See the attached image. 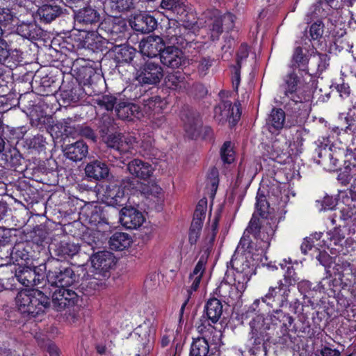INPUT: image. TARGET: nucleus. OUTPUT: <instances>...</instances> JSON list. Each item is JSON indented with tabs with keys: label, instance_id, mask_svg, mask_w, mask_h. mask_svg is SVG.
<instances>
[{
	"label": "nucleus",
	"instance_id": "obj_1",
	"mask_svg": "<svg viewBox=\"0 0 356 356\" xmlns=\"http://www.w3.org/2000/svg\"><path fill=\"white\" fill-rule=\"evenodd\" d=\"M51 302L47 295V289H25L19 291L16 297V304L19 311L29 318H35L43 314L49 308Z\"/></svg>",
	"mask_w": 356,
	"mask_h": 356
},
{
	"label": "nucleus",
	"instance_id": "obj_2",
	"mask_svg": "<svg viewBox=\"0 0 356 356\" xmlns=\"http://www.w3.org/2000/svg\"><path fill=\"white\" fill-rule=\"evenodd\" d=\"M47 280L54 286H70L76 280L75 273L69 262L51 257L44 264Z\"/></svg>",
	"mask_w": 356,
	"mask_h": 356
},
{
	"label": "nucleus",
	"instance_id": "obj_3",
	"mask_svg": "<svg viewBox=\"0 0 356 356\" xmlns=\"http://www.w3.org/2000/svg\"><path fill=\"white\" fill-rule=\"evenodd\" d=\"M298 280L293 267H288L283 279L280 280L275 286L269 287L268 292L261 300L270 305L271 302H277L280 307H283L288 302L291 287Z\"/></svg>",
	"mask_w": 356,
	"mask_h": 356
},
{
	"label": "nucleus",
	"instance_id": "obj_4",
	"mask_svg": "<svg viewBox=\"0 0 356 356\" xmlns=\"http://www.w3.org/2000/svg\"><path fill=\"white\" fill-rule=\"evenodd\" d=\"M234 18L231 13L222 15L218 10H214L207 16L203 29L211 40H218L224 29L230 30L234 27Z\"/></svg>",
	"mask_w": 356,
	"mask_h": 356
},
{
	"label": "nucleus",
	"instance_id": "obj_5",
	"mask_svg": "<svg viewBox=\"0 0 356 356\" xmlns=\"http://www.w3.org/2000/svg\"><path fill=\"white\" fill-rule=\"evenodd\" d=\"M67 287L54 286L47 289L49 300H51L54 308L58 312L67 309L70 310L77 307L81 300V297L74 291Z\"/></svg>",
	"mask_w": 356,
	"mask_h": 356
},
{
	"label": "nucleus",
	"instance_id": "obj_6",
	"mask_svg": "<svg viewBox=\"0 0 356 356\" xmlns=\"http://www.w3.org/2000/svg\"><path fill=\"white\" fill-rule=\"evenodd\" d=\"M114 254L109 251H99L91 257V264L94 269L93 276L96 280H102L108 278L110 270L116 264Z\"/></svg>",
	"mask_w": 356,
	"mask_h": 356
},
{
	"label": "nucleus",
	"instance_id": "obj_7",
	"mask_svg": "<svg viewBox=\"0 0 356 356\" xmlns=\"http://www.w3.org/2000/svg\"><path fill=\"white\" fill-rule=\"evenodd\" d=\"M129 26L125 19L119 17H110L105 18L99 25V31L107 34L109 40L123 41L127 38Z\"/></svg>",
	"mask_w": 356,
	"mask_h": 356
},
{
	"label": "nucleus",
	"instance_id": "obj_8",
	"mask_svg": "<svg viewBox=\"0 0 356 356\" xmlns=\"http://www.w3.org/2000/svg\"><path fill=\"white\" fill-rule=\"evenodd\" d=\"M74 24L83 29H99L101 15L97 9L87 5L78 10H73Z\"/></svg>",
	"mask_w": 356,
	"mask_h": 356
},
{
	"label": "nucleus",
	"instance_id": "obj_9",
	"mask_svg": "<svg viewBox=\"0 0 356 356\" xmlns=\"http://www.w3.org/2000/svg\"><path fill=\"white\" fill-rule=\"evenodd\" d=\"M259 300H256L248 311L243 314L245 318H252L249 322L250 331L249 334L264 335L270 334L268 331L270 330V323L268 318H264L263 315L254 314L256 308L258 307Z\"/></svg>",
	"mask_w": 356,
	"mask_h": 356
},
{
	"label": "nucleus",
	"instance_id": "obj_10",
	"mask_svg": "<svg viewBox=\"0 0 356 356\" xmlns=\"http://www.w3.org/2000/svg\"><path fill=\"white\" fill-rule=\"evenodd\" d=\"M240 103L232 106L229 101H222L214 108V118L219 122L229 121L230 124L234 125L239 120L241 112Z\"/></svg>",
	"mask_w": 356,
	"mask_h": 356
},
{
	"label": "nucleus",
	"instance_id": "obj_11",
	"mask_svg": "<svg viewBox=\"0 0 356 356\" xmlns=\"http://www.w3.org/2000/svg\"><path fill=\"white\" fill-rule=\"evenodd\" d=\"M60 89L61 99L67 106L78 103L84 93L83 87L73 78L67 82L63 80Z\"/></svg>",
	"mask_w": 356,
	"mask_h": 356
},
{
	"label": "nucleus",
	"instance_id": "obj_12",
	"mask_svg": "<svg viewBox=\"0 0 356 356\" xmlns=\"http://www.w3.org/2000/svg\"><path fill=\"white\" fill-rule=\"evenodd\" d=\"M135 188L134 181L129 179L124 182L123 187L118 185L109 186L106 195L108 205L118 208L126 204L127 198L124 195V189L131 190Z\"/></svg>",
	"mask_w": 356,
	"mask_h": 356
},
{
	"label": "nucleus",
	"instance_id": "obj_13",
	"mask_svg": "<svg viewBox=\"0 0 356 356\" xmlns=\"http://www.w3.org/2000/svg\"><path fill=\"white\" fill-rule=\"evenodd\" d=\"M143 213L132 207H125L120 210V221L128 229H136L145 222Z\"/></svg>",
	"mask_w": 356,
	"mask_h": 356
},
{
	"label": "nucleus",
	"instance_id": "obj_14",
	"mask_svg": "<svg viewBox=\"0 0 356 356\" xmlns=\"http://www.w3.org/2000/svg\"><path fill=\"white\" fill-rule=\"evenodd\" d=\"M261 224L259 218L254 213L246 229V232L254 234L256 237L263 241L267 248L270 245V241L275 231L270 223L267 222L262 227H261Z\"/></svg>",
	"mask_w": 356,
	"mask_h": 356
},
{
	"label": "nucleus",
	"instance_id": "obj_15",
	"mask_svg": "<svg viewBox=\"0 0 356 356\" xmlns=\"http://www.w3.org/2000/svg\"><path fill=\"white\" fill-rule=\"evenodd\" d=\"M161 62L172 68H178L185 64L186 60L181 50L174 46H168L159 50Z\"/></svg>",
	"mask_w": 356,
	"mask_h": 356
},
{
	"label": "nucleus",
	"instance_id": "obj_16",
	"mask_svg": "<svg viewBox=\"0 0 356 356\" xmlns=\"http://www.w3.org/2000/svg\"><path fill=\"white\" fill-rule=\"evenodd\" d=\"M31 246L26 243H19L13 247L10 252V260L21 268L33 264V256L30 252Z\"/></svg>",
	"mask_w": 356,
	"mask_h": 356
},
{
	"label": "nucleus",
	"instance_id": "obj_17",
	"mask_svg": "<svg viewBox=\"0 0 356 356\" xmlns=\"http://www.w3.org/2000/svg\"><path fill=\"white\" fill-rule=\"evenodd\" d=\"M310 106L309 97L305 95H298L290 97V100L286 104V108L296 117L305 118L309 113L311 110Z\"/></svg>",
	"mask_w": 356,
	"mask_h": 356
},
{
	"label": "nucleus",
	"instance_id": "obj_18",
	"mask_svg": "<svg viewBox=\"0 0 356 356\" xmlns=\"http://www.w3.org/2000/svg\"><path fill=\"white\" fill-rule=\"evenodd\" d=\"M40 22L49 24L63 14V8L55 2L42 3L37 10Z\"/></svg>",
	"mask_w": 356,
	"mask_h": 356
},
{
	"label": "nucleus",
	"instance_id": "obj_19",
	"mask_svg": "<svg viewBox=\"0 0 356 356\" xmlns=\"http://www.w3.org/2000/svg\"><path fill=\"white\" fill-rule=\"evenodd\" d=\"M131 28L142 33H149L156 29V19L149 14H140L129 22Z\"/></svg>",
	"mask_w": 356,
	"mask_h": 356
},
{
	"label": "nucleus",
	"instance_id": "obj_20",
	"mask_svg": "<svg viewBox=\"0 0 356 356\" xmlns=\"http://www.w3.org/2000/svg\"><path fill=\"white\" fill-rule=\"evenodd\" d=\"M116 115L119 119L132 121L141 116L140 107L134 103L120 102L115 106Z\"/></svg>",
	"mask_w": 356,
	"mask_h": 356
},
{
	"label": "nucleus",
	"instance_id": "obj_21",
	"mask_svg": "<svg viewBox=\"0 0 356 356\" xmlns=\"http://www.w3.org/2000/svg\"><path fill=\"white\" fill-rule=\"evenodd\" d=\"M300 84L298 75L294 72H291L283 78V83L280 88L284 95L290 98L301 95Z\"/></svg>",
	"mask_w": 356,
	"mask_h": 356
},
{
	"label": "nucleus",
	"instance_id": "obj_22",
	"mask_svg": "<svg viewBox=\"0 0 356 356\" xmlns=\"http://www.w3.org/2000/svg\"><path fill=\"white\" fill-rule=\"evenodd\" d=\"M127 169L133 176L144 180L149 178L154 170L149 163L136 159L129 163Z\"/></svg>",
	"mask_w": 356,
	"mask_h": 356
},
{
	"label": "nucleus",
	"instance_id": "obj_23",
	"mask_svg": "<svg viewBox=\"0 0 356 356\" xmlns=\"http://www.w3.org/2000/svg\"><path fill=\"white\" fill-rule=\"evenodd\" d=\"M113 52L114 54L113 60L118 67L121 64L131 63L137 51L130 45L120 44L113 47Z\"/></svg>",
	"mask_w": 356,
	"mask_h": 356
},
{
	"label": "nucleus",
	"instance_id": "obj_24",
	"mask_svg": "<svg viewBox=\"0 0 356 356\" xmlns=\"http://www.w3.org/2000/svg\"><path fill=\"white\" fill-rule=\"evenodd\" d=\"M135 79L142 87L145 84H156V62L146 60L143 67L137 71Z\"/></svg>",
	"mask_w": 356,
	"mask_h": 356
},
{
	"label": "nucleus",
	"instance_id": "obj_25",
	"mask_svg": "<svg viewBox=\"0 0 356 356\" xmlns=\"http://www.w3.org/2000/svg\"><path fill=\"white\" fill-rule=\"evenodd\" d=\"M250 338L248 341L247 347L249 352L255 356H259L261 354L266 355L267 348L266 343L269 341L270 339V334L258 335V334H249Z\"/></svg>",
	"mask_w": 356,
	"mask_h": 356
},
{
	"label": "nucleus",
	"instance_id": "obj_26",
	"mask_svg": "<svg viewBox=\"0 0 356 356\" xmlns=\"http://www.w3.org/2000/svg\"><path fill=\"white\" fill-rule=\"evenodd\" d=\"M53 250V253L56 258L59 259V260H67L72 258L75 254H76L79 250L80 246L69 242L60 241L54 245V248H51Z\"/></svg>",
	"mask_w": 356,
	"mask_h": 356
},
{
	"label": "nucleus",
	"instance_id": "obj_27",
	"mask_svg": "<svg viewBox=\"0 0 356 356\" xmlns=\"http://www.w3.org/2000/svg\"><path fill=\"white\" fill-rule=\"evenodd\" d=\"M64 153L67 159L73 161H81L88 155V147L83 140H77L66 145Z\"/></svg>",
	"mask_w": 356,
	"mask_h": 356
},
{
	"label": "nucleus",
	"instance_id": "obj_28",
	"mask_svg": "<svg viewBox=\"0 0 356 356\" xmlns=\"http://www.w3.org/2000/svg\"><path fill=\"white\" fill-rule=\"evenodd\" d=\"M36 268L33 264L15 268L18 282L26 287L33 286L35 284L36 277L39 276Z\"/></svg>",
	"mask_w": 356,
	"mask_h": 356
},
{
	"label": "nucleus",
	"instance_id": "obj_29",
	"mask_svg": "<svg viewBox=\"0 0 356 356\" xmlns=\"http://www.w3.org/2000/svg\"><path fill=\"white\" fill-rule=\"evenodd\" d=\"M85 172L89 178L102 180L108 176L109 169L104 162L95 160L87 164Z\"/></svg>",
	"mask_w": 356,
	"mask_h": 356
},
{
	"label": "nucleus",
	"instance_id": "obj_30",
	"mask_svg": "<svg viewBox=\"0 0 356 356\" xmlns=\"http://www.w3.org/2000/svg\"><path fill=\"white\" fill-rule=\"evenodd\" d=\"M309 60L308 56L303 53L302 47H297L293 50L290 67L293 70L298 69L299 71L305 72L310 76L311 74L308 67Z\"/></svg>",
	"mask_w": 356,
	"mask_h": 356
},
{
	"label": "nucleus",
	"instance_id": "obj_31",
	"mask_svg": "<svg viewBox=\"0 0 356 356\" xmlns=\"http://www.w3.org/2000/svg\"><path fill=\"white\" fill-rule=\"evenodd\" d=\"M204 271V262L203 260L200 259L193 273L189 276V280L192 283L190 288L187 290L188 297L181 306V310L184 309V307L186 305L192 293L197 291L198 289Z\"/></svg>",
	"mask_w": 356,
	"mask_h": 356
},
{
	"label": "nucleus",
	"instance_id": "obj_32",
	"mask_svg": "<svg viewBox=\"0 0 356 356\" xmlns=\"http://www.w3.org/2000/svg\"><path fill=\"white\" fill-rule=\"evenodd\" d=\"M46 138L41 134L34 135L32 138H26L22 141V146L29 154L45 153Z\"/></svg>",
	"mask_w": 356,
	"mask_h": 356
},
{
	"label": "nucleus",
	"instance_id": "obj_33",
	"mask_svg": "<svg viewBox=\"0 0 356 356\" xmlns=\"http://www.w3.org/2000/svg\"><path fill=\"white\" fill-rule=\"evenodd\" d=\"M133 241L131 236L124 232H115L109 238V248L112 250L122 251L127 249Z\"/></svg>",
	"mask_w": 356,
	"mask_h": 356
},
{
	"label": "nucleus",
	"instance_id": "obj_34",
	"mask_svg": "<svg viewBox=\"0 0 356 356\" xmlns=\"http://www.w3.org/2000/svg\"><path fill=\"white\" fill-rule=\"evenodd\" d=\"M16 32L28 41L37 40L42 34L41 29L34 22H21L17 25Z\"/></svg>",
	"mask_w": 356,
	"mask_h": 356
},
{
	"label": "nucleus",
	"instance_id": "obj_35",
	"mask_svg": "<svg viewBox=\"0 0 356 356\" xmlns=\"http://www.w3.org/2000/svg\"><path fill=\"white\" fill-rule=\"evenodd\" d=\"M74 76V81H78L81 85H90L93 81V77L96 75V70L90 65H81L72 68Z\"/></svg>",
	"mask_w": 356,
	"mask_h": 356
},
{
	"label": "nucleus",
	"instance_id": "obj_36",
	"mask_svg": "<svg viewBox=\"0 0 356 356\" xmlns=\"http://www.w3.org/2000/svg\"><path fill=\"white\" fill-rule=\"evenodd\" d=\"M6 38H7L6 41L10 51L13 53L16 52V55L14 56V58H19V54L23 52L29 41L16 31L10 33Z\"/></svg>",
	"mask_w": 356,
	"mask_h": 356
},
{
	"label": "nucleus",
	"instance_id": "obj_37",
	"mask_svg": "<svg viewBox=\"0 0 356 356\" xmlns=\"http://www.w3.org/2000/svg\"><path fill=\"white\" fill-rule=\"evenodd\" d=\"M7 131L3 134V138L8 143L19 145H22V141L24 136L29 131V127L27 126H19L17 127H6Z\"/></svg>",
	"mask_w": 356,
	"mask_h": 356
},
{
	"label": "nucleus",
	"instance_id": "obj_38",
	"mask_svg": "<svg viewBox=\"0 0 356 356\" xmlns=\"http://www.w3.org/2000/svg\"><path fill=\"white\" fill-rule=\"evenodd\" d=\"M206 315L213 323H217L222 314V305L217 298L209 300L205 305Z\"/></svg>",
	"mask_w": 356,
	"mask_h": 356
},
{
	"label": "nucleus",
	"instance_id": "obj_39",
	"mask_svg": "<svg viewBox=\"0 0 356 356\" xmlns=\"http://www.w3.org/2000/svg\"><path fill=\"white\" fill-rule=\"evenodd\" d=\"M136 0H110L107 12L120 14L129 12L136 7Z\"/></svg>",
	"mask_w": 356,
	"mask_h": 356
},
{
	"label": "nucleus",
	"instance_id": "obj_40",
	"mask_svg": "<svg viewBox=\"0 0 356 356\" xmlns=\"http://www.w3.org/2000/svg\"><path fill=\"white\" fill-rule=\"evenodd\" d=\"M139 47L144 60L146 58L149 59L156 58V35L153 33L146 38H143L140 42Z\"/></svg>",
	"mask_w": 356,
	"mask_h": 356
},
{
	"label": "nucleus",
	"instance_id": "obj_41",
	"mask_svg": "<svg viewBox=\"0 0 356 356\" xmlns=\"http://www.w3.org/2000/svg\"><path fill=\"white\" fill-rule=\"evenodd\" d=\"M59 81L51 73L43 76L40 81V92L43 96L54 94L60 88Z\"/></svg>",
	"mask_w": 356,
	"mask_h": 356
},
{
	"label": "nucleus",
	"instance_id": "obj_42",
	"mask_svg": "<svg viewBox=\"0 0 356 356\" xmlns=\"http://www.w3.org/2000/svg\"><path fill=\"white\" fill-rule=\"evenodd\" d=\"M270 323L273 325H277L278 323H282V329L284 332H287L293 323V318L289 314L284 313L281 309L274 310L269 315Z\"/></svg>",
	"mask_w": 356,
	"mask_h": 356
},
{
	"label": "nucleus",
	"instance_id": "obj_43",
	"mask_svg": "<svg viewBox=\"0 0 356 356\" xmlns=\"http://www.w3.org/2000/svg\"><path fill=\"white\" fill-rule=\"evenodd\" d=\"M97 121V129L102 138L114 132L118 128L114 119L108 115H102Z\"/></svg>",
	"mask_w": 356,
	"mask_h": 356
},
{
	"label": "nucleus",
	"instance_id": "obj_44",
	"mask_svg": "<svg viewBox=\"0 0 356 356\" xmlns=\"http://www.w3.org/2000/svg\"><path fill=\"white\" fill-rule=\"evenodd\" d=\"M142 100L143 110L149 115H154L156 108V92L154 88L144 90V93L140 97Z\"/></svg>",
	"mask_w": 356,
	"mask_h": 356
},
{
	"label": "nucleus",
	"instance_id": "obj_45",
	"mask_svg": "<svg viewBox=\"0 0 356 356\" xmlns=\"http://www.w3.org/2000/svg\"><path fill=\"white\" fill-rule=\"evenodd\" d=\"M88 223L97 226L99 224L108 223L106 211L101 207L95 206L86 213Z\"/></svg>",
	"mask_w": 356,
	"mask_h": 356
},
{
	"label": "nucleus",
	"instance_id": "obj_46",
	"mask_svg": "<svg viewBox=\"0 0 356 356\" xmlns=\"http://www.w3.org/2000/svg\"><path fill=\"white\" fill-rule=\"evenodd\" d=\"M97 30L98 29H83L80 31L79 36L81 37L80 39V43L82 47L91 50L92 47H94V42L97 40L100 35Z\"/></svg>",
	"mask_w": 356,
	"mask_h": 356
},
{
	"label": "nucleus",
	"instance_id": "obj_47",
	"mask_svg": "<svg viewBox=\"0 0 356 356\" xmlns=\"http://www.w3.org/2000/svg\"><path fill=\"white\" fill-rule=\"evenodd\" d=\"M7 44L6 40L1 38L0 39V63L11 67L13 65H17V63L20 60L18 58H14V55H11Z\"/></svg>",
	"mask_w": 356,
	"mask_h": 356
},
{
	"label": "nucleus",
	"instance_id": "obj_48",
	"mask_svg": "<svg viewBox=\"0 0 356 356\" xmlns=\"http://www.w3.org/2000/svg\"><path fill=\"white\" fill-rule=\"evenodd\" d=\"M4 164L12 167L17 168L22 165V156L16 147L9 148L2 154Z\"/></svg>",
	"mask_w": 356,
	"mask_h": 356
},
{
	"label": "nucleus",
	"instance_id": "obj_49",
	"mask_svg": "<svg viewBox=\"0 0 356 356\" xmlns=\"http://www.w3.org/2000/svg\"><path fill=\"white\" fill-rule=\"evenodd\" d=\"M209 346L204 337L195 339L191 344V356H207L209 353Z\"/></svg>",
	"mask_w": 356,
	"mask_h": 356
},
{
	"label": "nucleus",
	"instance_id": "obj_50",
	"mask_svg": "<svg viewBox=\"0 0 356 356\" xmlns=\"http://www.w3.org/2000/svg\"><path fill=\"white\" fill-rule=\"evenodd\" d=\"M285 122V113L281 108H273L268 119V124L275 130L283 128Z\"/></svg>",
	"mask_w": 356,
	"mask_h": 356
},
{
	"label": "nucleus",
	"instance_id": "obj_51",
	"mask_svg": "<svg viewBox=\"0 0 356 356\" xmlns=\"http://www.w3.org/2000/svg\"><path fill=\"white\" fill-rule=\"evenodd\" d=\"M184 129L188 137L195 138L200 134V121L193 117H186L183 118Z\"/></svg>",
	"mask_w": 356,
	"mask_h": 356
},
{
	"label": "nucleus",
	"instance_id": "obj_52",
	"mask_svg": "<svg viewBox=\"0 0 356 356\" xmlns=\"http://www.w3.org/2000/svg\"><path fill=\"white\" fill-rule=\"evenodd\" d=\"M231 264L237 272L246 273L250 268V264L243 255L232 257Z\"/></svg>",
	"mask_w": 356,
	"mask_h": 356
},
{
	"label": "nucleus",
	"instance_id": "obj_53",
	"mask_svg": "<svg viewBox=\"0 0 356 356\" xmlns=\"http://www.w3.org/2000/svg\"><path fill=\"white\" fill-rule=\"evenodd\" d=\"M123 135L117 132L116 129L114 132L108 134L106 136L102 138V140L107 145L108 147L120 149V146L122 145Z\"/></svg>",
	"mask_w": 356,
	"mask_h": 356
},
{
	"label": "nucleus",
	"instance_id": "obj_54",
	"mask_svg": "<svg viewBox=\"0 0 356 356\" xmlns=\"http://www.w3.org/2000/svg\"><path fill=\"white\" fill-rule=\"evenodd\" d=\"M95 103L101 108L113 111L117 104V98L113 95H104L96 99Z\"/></svg>",
	"mask_w": 356,
	"mask_h": 356
},
{
	"label": "nucleus",
	"instance_id": "obj_55",
	"mask_svg": "<svg viewBox=\"0 0 356 356\" xmlns=\"http://www.w3.org/2000/svg\"><path fill=\"white\" fill-rule=\"evenodd\" d=\"M221 159L225 163H231L234 160V152L230 142H225L220 150Z\"/></svg>",
	"mask_w": 356,
	"mask_h": 356
},
{
	"label": "nucleus",
	"instance_id": "obj_56",
	"mask_svg": "<svg viewBox=\"0 0 356 356\" xmlns=\"http://www.w3.org/2000/svg\"><path fill=\"white\" fill-rule=\"evenodd\" d=\"M327 61V55L325 54L317 53L312 56V63H314L316 66L317 71L320 72L326 69L328 65Z\"/></svg>",
	"mask_w": 356,
	"mask_h": 356
},
{
	"label": "nucleus",
	"instance_id": "obj_57",
	"mask_svg": "<svg viewBox=\"0 0 356 356\" xmlns=\"http://www.w3.org/2000/svg\"><path fill=\"white\" fill-rule=\"evenodd\" d=\"M17 277L16 273L14 275H11L9 277L0 278V286H1V291L3 290H15L17 289Z\"/></svg>",
	"mask_w": 356,
	"mask_h": 356
},
{
	"label": "nucleus",
	"instance_id": "obj_58",
	"mask_svg": "<svg viewBox=\"0 0 356 356\" xmlns=\"http://www.w3.org/2000/svg\"><path fill=\"white\" fill-rule=\"evenodd\" d=\"M13 21V15L9 10L0 8V39L3 37V30Z\"/></svg>",
	"mask_w": 356,
	"mask_h": 356
},
{
	"label": "nucleus",
	"instance_id": "obj_59",
	"mask_svg": "<svg viewBox=\"0 0 356 356\" xmlns=\"http://www.w3.org/2000/svg\"><path fill=\"white\" fill-rule=\"evenodd\" d=\"M256 209L258 213L264 217L268 213V204L266 201V196L258 193L257 196V202L255 204Z\"/></svg>",
	"mask_w": 356,
	"mask_h": 356
},
{
	"label": "nucleus",
	"instance_id": "obj_60",
	"mask_svg": "<svg viewBox=\"0 0 356 356\" xmlns=\"http://www.w3.org/2000/svg\"><path fill=\"white\" fill-rule=\"evenodd\" d=\"M324 24L321 21H317L312 24L309 29L310 36L312 40H318L323 33Z\"/></svg>",
	"mask_w": 356,
	"mask_h": 356
},
{
	"label": "nucleus",
	"instance_id": "obj_61",
	"mask_svg": "<svg viewBox=\"0 0 356 356\" xmlns=\"http://www.w3.org/2000/svg\"><path fill=\"white\" fill-rule=\"evenodd\" d=\"M207 209V201L206 199L200 200L194 212L193 218H200V220H204L206 216V211Z\"/></svg>",
	"mask_w": 356,
	"mask_h": 356
},
{
	"label": "nucleus",
	"instance_id": "obj_62",
	"mask_svg": "<svg viewBox=\"0 0 356 356\" xmlns=\"http://www.w3.org/2000/svg\"><path fill=\"white\" fill-rule=\"evenodd\" d=\"M213 60L209 57L202 58L197 65V71L200 76H205L208 70L212 65Z\"/></svg>",
	"mask_w": 356,
	"mask_h": 356
},
{
	"label": "nucleus",
	"instance_id": "obj_63",
	"mask_svg": "<svg viewBox=\"0 0 356 356\" xmlns=\"http://www.w3.org/2000/svg\"><path fill=\"white\" fill-rule=\"evenodd\" d=\"M79 134L81 136L92 140V142L97 141V135L95 131L88 126L82 125L78 128Z\"/></svg>",
	"mask_w": 356,
	"mask_h": 356
},
{
	"label": "nucleus",
	"instance_id": "obj_64",
	"mask_svg": "<svg viewBox=\"0 0 356 356\" xmlns=\"http://www.w3.org/2000/svg\"><path fill=\"white\" fill-rule=\"evenodd\" d=\"M316 356H340L339 350L332 349L327 346H324L320 350H317L315 353Z\"/></svg>",
	"mask_w": 356,
	"mask_h": 356
}]
</instances>
